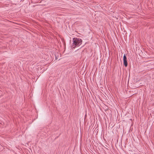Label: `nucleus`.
I'll return each instance as SVG.
<instances>
[{
    "mask_svg": "<svg viewBox=\"0 0 154 154\" xmlns=\"http://www.w3.org/2000/svg\"><path fill=\"white\" fill-rule=\"evenodd\" d=\"M72 40L73 43L72 47L73 48L79 46L82 43V40L80 38H74Z\"/></svg>",
    "mask_w": 154,
    "mask_h": 154,
    "instance_id": "obj_1",
    "label": "nucleus"
},
{
    "mask_svg": "<svg viewBox=\"0 0 154 154\" xmlns=\"http://www.w3.org/2000/svg\"><path fill=\"white\" fill-rule=\"evenodd\" d=\"M123 60L124 65L125 67H127L128 66V63L127 60V57L125 54H124L123 56Z\"/></svg>",
    "mask_w": 154,
    "mask_h": 154,
    "instance_id": "obj_2",
    "label": "nucleus"
}]
</instances>
